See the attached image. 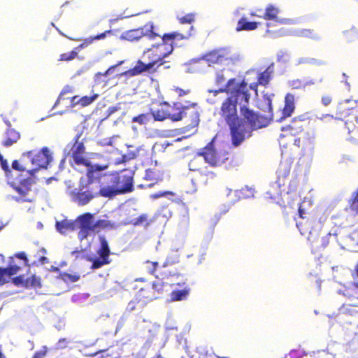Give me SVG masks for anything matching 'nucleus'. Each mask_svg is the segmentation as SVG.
<instances>
[{
  "label": "nucleus",
  "mask_w": 358,
  "mask_h": 358,
  "mask_svg": "<svg viewBox=\"0 0 358 358\" xmlns=\"http://www.w3.org/2000/svg\"><path fill=\"white\" fill-rule=\"evenodd\" d=\"M333 96L330 94H323L321 97V103L324 106H329L333 101Z\"/></svg>",
  "instance_id": "nucleus-51"
},
{
  "label": "nucleus",
  "mask_w": 358,
  "mask_h": 358,
  "mask_svg": "<svg viewBox=\"0 0 358 358\" xmlns=\"http://www.w3.org/2000/svg\"><path fill=\"white\" fill-rule=\"evenodd\" d=\"M159 296L155 294V291L150 286L141 288L136 294V300L148 303L158 299Z\"/></svg>",
  "instance_id": "nucleus-21"
},
{
  "label": "nucleus",
  "mask_w": 358,
  "mask_h": 358,
  "mask_svg": "<svg viewBox=\"0 0 358 358\" xmlns=\"http://www.w3.org/2000/svg\"><path fill=\"white\" fill-rule=\"evenodd\" d=\"M19 138L20 134L14 129L8 128L4 134L2 145L6 147H9L16 143Z\"/></svg>",
  "instance_id": "nucleus-29"
},
{
  "label": "nucleus",
  "mask_w": 358,
  "mask_h": 358,
  "mask_svg": "<svg viewBox=\"0 0 358 358\" xmlns=\"http://www.w3.org/2000/svg\"><path fill=\"white\" fill-rule=\"evenodd\" d=\"M314 136L309 132L305 134L303 136V147L307 148L313 144Z\"/></svg>",
  "instance_id": "nucleus-49"
},
{
  "label": "nucleus",
  "mask_w": 358,
  "mask_h": 358,
  "mask_svg": "<svg viewBox=\"0 0 358 358\" xmlns=\"http://www.w3.org/2000/svg\"><path fill=\"white\" fill-rule=\"evenodd\" d=\"M152 222V220L148 218L147 214H141L138 217L131 219L128 223L133 226L143 225L144 227H148Z\"/></svg>",
  "instance_id": "nucleus-35"
},
{
  "label": "nucleus",
  "mask_w": 358,
  "mask_h": 358,
  "mask_svg": "<svg viewBox=\"0 0 358 358\" xmlns=\"http://www.w3.org/2000/svg\"><path fill=\"white\" fill-rule=\"evenodd\" d=\"M240 112L245 128L250 131L248 138L252 136L254 130L265 127L270 122L268 118L249 108L248 104L244 103L241 106Z\"/></svg>",
  "instance_id": "nucleus-9"
},
{
  "label": "nucleus",
  "mask_w": 358,
  "mask_h": 358,
  "mask_svg": "<svg viewBox=\"0 0 358 358\" xmlns=\"http://www.w3.org/2000/svg\"><path fill=\"white\" fill-rule=\"evenodd\" d=\"M223 71H217L215 76L214 83L218 87L217 90H209L210 93H213L214 96L219 93L231 94V92L236 90H243L248 89V83L245 80L238 82L236 78H233L227 81Z\"/></svg>",
  "instance_id": "nucleus-8"
},
{
  "label": "nucleus",
  "mask_w": 358,
  "mask_h": 358,
  "mask_svg": "<svg viewBox=\"0 0 358 358\" xmlns=\"http://www.w3.org/2000/svg\"><path fill=\"white\" fill-rule=\"evenodd\" d=\"M143 36H147L149 39L154 40L160 36V35L154 31V26L151 22L147 23L137 29L124 31L122 35L123 39L131 42L137 41Z\"/></svg>",
  "instance_id": "nucleus-11"
},
{
  "label": "nucleus",
  "mask_w": 358,
  "mask_h": 358,
  "mask_svg": "<svg viewBox=\"0 0 358 358\" xmlns=\"http://www.w3.org/2000/svg\"><path fill=\"white\" fill-rule=\"evenodd\" d=\"M344 36L348 41H352L358 38V29L355 27H352L349 30L344 32Z\"/></svg>",
  "instance_id": "nucleus-43"
},
{
  "label": "nucleus",
  "mask_w": 358,
  "mask_h": 358,
  "mask_svg": "<svg viewBox=\"0 0 358 358\" xmlns=\"http://www.w3.org/2000/svg\"><path fill=\"white\" fill-rule=\"evenodd\" d=\"M15 257L24 261V265H28V259L26 257V254L24 252H20L15 254Z\"/></svg>",
  "instance_id": "nucleus-57"
},
{
  "label": "nucleus",
  "mask_w": 358,
  "mask_h": 358,
  "mask_svg": "<svg viewBox=\"0 0 358 358\" xmlns=\"http://www.w3.org/2000/svg\"><path fill=\"white\" fill-rule=\"evenodd\" d=\"M319 119L327 125H331L337 121L336 117L331 114H324Z\"/></svg>",
  "instance_id": "nucleus-46"
},
{
  "label": "nucleus",
  "mask_w": 358,
  "mask_h": 358,
  "mask_svg": "<svg viewBox=\"0 0 358 358\" xmlns=\"http://www.w3.org/2000/svg\"><path fill=\"white\" fill-rule=\"evenodd\" d=\"M162 42L152 45L150 48L145 50L143 53V59L150 62L152 66L157 67L164 64V59L172 53L175 41L184 39L183 34L178 32L164 34L162 36Z\"/></svg>",
  "instance_id": "nucleus-3"
},
{
  "label": "nucleus",
  "mask_w": 358,
  "mask_h": 358,
  "mask_svg": "<svg viewBox=\"0 0 358 358\" xmlns=\"http://www.w3.org/2000/svg\"><path fill=\"white\" fill-rule=\"evenodd\" d=\"M228 94L229 96L221 103L219 114L220 118L229 127L232 145L238 147L248 138L250 131L245 128L243 120L238 115V103L248 104L250 94L248 88L238 90Z\"/></svg>",
  "instance_id": "nucleus-1"
},
{
  "label": "nucleus",
  "mask_w": 358,
  "mask_h": 358,
  "mask_svg": "<svg viewBox=\"0 0 358 358\" xmlns=\"http://www.w3.org/2000/svg\"><path fill=\"white\" fill-rule=\"evenodd\" d=\"M75 223L66 220L56 222V228L61 234H66L75 229Z\"/></svg>",
  "instance_id": "nucleus-34"
},
{
  "label": "nucleus",
  "mask_w": 358,
  "mask_h": 358,
  "mask_svg": "<svg viewBox=\"0 0 358 358\" xmlns=\"http://www.w3.org/2000/svg\"><path fill=\"white\" fill-rule=\"evenodd\" d=\"M61 279L65 282H74L80 279V275L62 273L60 274Z\"/></svg>",
  "instance_id": "nucleus-42"
},
{
  "label": "nucleus",
  "mask_w": 358,
  "mask_h": 358,
  "mask_svg": "<svg viewBox=\"0 0 358 358\" xmlns=\"http://www.w3.org/2000/svg\"><path fill=\"white\" fill-rule=\"evenodd\" d=\"M1 166L2 169L5 171V172L8 173L10 171L6 159H4L3 161L1 162Z\"/></svg>",
  "instance_id": "nucleus-59"
},
{
  "label": "nucleus",
  "mask_w": 358,
  "mask_h": 358,
  "mask_svg": "<svg viewBox=\"0 0 358 358\" xmlns=\"http://www.w3.org/2000/svg\"><path fill=\"white\" fill-rule=\"evenodd\" d=\"M82 133L78 132L64 149L65 158H69L71 166H83L87 169H94L95 164H92L86 157V148L83 140H81Z\"/></svg>",
  "instance_id": "nucleus-6"
},
{
  "label": "nucleus",
  "mask_w": 358,
  "mask_h": 358,
  "mask_svg": "<svg viewBox=\"0 0 358 358\" xmlns=\"http://www.w3.org/2000/svg\"><path fill=\"white\" fill-rule=\"evenodd\" d=\"M92 220L93 215L86 213L78 217L79 226L82 228L93 229L94 224Z\"/></svg>",
  "instance_id": "nucleus-33"
},
{
  "label": "nucleus",
  "mask_w": 358,
  "mask_h": 358,
  "mask_svg": "<svg viewBox=\"0 0 358 358\" xmlns=\"http://www.w3.org/2000/svg\"><path fill=\"white\" fill-rule=\"evenodd\" d=\"M284 106L282 109L281 119L290 117L295 110V96L292 93H287L285 96Z\"/></svg>",
  "instance_id": "nucleus-18"
},
{
  "label": "nucleus",
  "mask_w": 358,
  "mask_h": 358,
  "mask_svg": "<svg viewBox=\"0 0 358 358\" xmlns=\"http://www.w3.org/2000/svg\"><path fill=\"white\" fill-rule=\"evenodd\" d=\"M173 195V193L171 192H169V191H165V192H159L158 194H153L152 196V198L154 199H157L160 196H166V195Z\"/></svg>",
  "instance_id": "nucleus-58"
},
{
  "label": "nucleus",
  "mask_w": 358,
  "mask_h": 358,
  "mask_svg": "<svg viewBox=\"0 0 358 358\" xmlns=\"http://www.w3.org/2000/svg\"><path fill=\"white\" fill-rule=\"evenodd\" d=\"M41 287V284L40 278L36 277L35 275L25 279V288H36Z\"/></svg>",
  "instance_id": "nucleus-40"
},
{
  "label": "nucleus",
  "mask_w": 358,
  "mask_h": 358,
  "mask_svg": "<svg viewBox=\"0 0 358 358\" xmlns=\"http://www.w3.org/2000/svg\"><path fill=\"white\" fill-rule=\"evenodd\" d=\"M13 282L17 286L25 287V279L23 275H19L13 278Z\"/></svg>",
  "instance_id": "nucleus-55"
},
{
  "label": "nucleus",
  "mask_w": 358,
  "mask_h": 358,
  "mask_svg": "<svg viewBox=\"0 0 358 358\" xmlns=\"http://www.w3.org/2000/svg\"><path fill=\"white\" fill-rule=\"evenodd\" d=\"M98 97V94H93L91 96H83L80 98L76 95L71 98V103L72 106L79 105L81 107H86L92 104Z\"/></svg>",
  "instance_id": "nucleus-24"
},
{
  "label": "nucleus",
  "mask_w": 358,
  "mask_h": 358,
  "mask_svg": "<svg viewBox=\"0 0 358 358\" xmlns=\"http://www.w3.org/2000/svg\"><path fill=\"white\" fill-rule=\"evenodd\" d=\"M169 280H158L154 281L152 283L151 288L155 291V294H157L159 297L160 294H162L164 292L165 285H169Z\"/></svg>",
  "instance_id": "nucleus-37"
},
{
  "label": "nucleus",
  "mask_w": 358,
  "mask_h": 358,
  "mask_svg": "<svg viewBox=\"0 0 358 358\" xmlns=\"http://www.w3.org/2000/svg\"><path fill=\"white\" fill-rule=\"evenodd\" d=\"M299 216L301 218H306V212L303 208H302V206L300 205L298 209Z\"/></svg>",
  "instance_id": "nucleus-62"
},
{
  "label": "nucleus",
  "mask_w": 358,
  "mask_h": 358,
  "mask_svg": "<svg viewBox=\"0 0 358 358\" xmlns=\"http://www.w3.org/2000/svg\"><path fill=\"white\" fill-rule=\"evenodd\" d=\"M309 117L306 114L300 115L294 117L289 124L282 127V130L287 131L288 134L296 136L301 134L305 125L308 123Z\"/></svg>",
  "instance_id": "nucleus-16"
},
{
  "label": "nucleus",
  "mask_w": 358,
  "mask_h": 358,
  "mask_svg": "<svg viewBox=\"0 0 358 358\" xmlns=\"http://www.w3.org/2000/svg\"><path fill=\"white\" fill-rule=\"evenodd\" d=\"M168 110L172 122L184 120L189 129L197 127L199 124V113L196 103L187 104L180 101L173 102L172 104L168 103Z\"/></svg>",
  "instance_id": "nucleus-5"
},
{
  "label": "nucleus",
  "mask_w": 358,
  "mask_h": 358,
  "mask_svg": "<svg viewBox=\"0 0 358 358\" xmlns=\"http://www.w3.org/2000/svg\"><path fill=\"white\" fill-rule=\"evenodd\" d=\"M289 85L292 89H301L306 87L307 83L300 79H294L289 82Z\"/></svg>",
  "instance_id": "nucleus-47"
},
{
  "label": "nucleus",
  "mask_w": 358,
  "mask_h": 358,
  "mask_svg": "<svg viewBox=\"0 0 358 358\" xmlns=\"http://www.w3.org/2000/svg\"><path fill=\"white\" fill-rule=\"evenodd\" d=\"M150 121V115L148 113H142L137 116L133 117L131 122L138 123L141 125L145 124Z\"/></svg>",
  "instance_id": "nucleus-41"
},
{
  "label": "nucleus",
  "mask_w": 358,
  "mask_h": 358,
  "mask_svg": "<svg viewBox=\"0 0 358 358\" xmlns=\"http://www.w3.org/2000/svg\"><path fill=\"white\" fill-rule=\"evenodd\" d=\"M99 240L100 246L96 251L99 257L88 258V261L92 262L91 268L93 270L99 268L111 262V259H110V250L108 241L104 236H99Z\"/></svg>",
  "instance_id": "nucleus-12"
},
{
  "label": "nucleus",
  "mask_w": 358,
  "mask_h": 358,
  "mask_svg": "<svg viewBox=\"0 0 358 358\" xmlns=\"http://www.w3.org/2000/svg\"><path fill=\"white\" fill-rule=\"evenodd\" d=\"M29 152L31 153V156H27L29 164L35 166V167L31 168V170H29V174L30 176H34L40 169L47 168L52 160V157L47 147L43 148L38 152L34 150H30Z\"/></svg>",
  "instance_id": "nucleus-10"
},
{
  "label": "nucleus",
  "mask_w": 358,
  "mask_h": 358,
  "mask_svg": "<svg viewBox=\"0 0 358 358\" xmlns=\"http://www.w3.org/2000/svg\"><path fill=\"white\" fill-rule=\"evenodd\" d=\"M113 224L108 221L105 220H99L95 223H94V228L93 230H96L97 229H106L112 227Z\"/></svg>",
  "instance_id": "nucleus-44"
},
{
  "label": "nucleus",
  "mask_w": 358,
  "mask_h": 358,
  "mask_svg": "<svg viewBox=\"0 0 358 358\" xmlns=\"http://www.w3.org/2000/svg\"><path fill=\"white\" fill-rule=\"evenodd\" d=\"M197 155L203 157L204 161L212 167L220 166L228 159L227 157L217 152L213 141H211L205 147L200 149Z\"/></svg>",
  "instance_id": "nucleus-13"
},
{
  "label": "nucleus",
  "mask_w": 358,
  "mask_h": 358,
  "mask_svg": "<svg viewBox=\"0 0 358 358\" xmlns=\"http://www.w3.org/2000/svg\"><path fill=\"white\" fill-rule=\"evenodd\" d=\"M143 178L144 180L150 182V183L146 185L147 187H151L161 180L155 169H146Z\"/></svg>",
  "instance_id": "nucleus-32"
},
{
  "label": "nucleus",
  "mask_w": 358,
  "mask_h": 358,
  "mask_svg": "<svg viewBox=\"0 0 358 358\" xmlns=\"http://www.w3.org/2000/svg\"><path fill=\"white\" fill-rule=\"evenodd\" d=\"M8 282V278L6 275V271L3 268L0 267V285H4Z\"/></svg>",
  "instance_id": "nucleus-56"
},
{
  "label": "nucleus",
  "mask_w": 358,
  "mask_h": 358,
  "mask_svg": "<svg viewBox=\"0 0 358 358\" xmlns=\"http://www.w3.org/2000/svg\"><path fill=\"white\" fill-rule=\"evenodd\" d=\"M145 71L155 73L157 71V69L154 68V66H152L150 62H143L141 60H138L136 65L132 69L129 70L128 73L131 76H136Z\"/></svg>",
  "instance_id": "nucleus-23"
},
{
  "label": "nucleus",
  "mask_w": 358,
  "mask_h": 358,
  "mask_svg": "<svg viewBox=\"0 0 358 358\" xmlns=\"http://www.w3.org/2000/svg\"><path fill=\"white\" fill-rule=\"evenodd\" d=\"M136 302L134 301H131L129 303H128V306L127 307V310L129 311V312H131L133 310H134L136 309Z\"/></svg>",
  "instance_id": "nucleus-61"
},
{
  "label": "nucleus",
  "mask_w": 358,
  "mask_h": 358,
  "mask_svg": "<svg viewBox=\"0 0 358 358\" xmlns=\"http://www.w3.org/2000/svg\"><path fill=\"white\" fill-rule=\"evenodd\" d=\"M134 171L124 169L120 174H99V180L103 181L108 198H113L134 191Z\"/></svg>",
  "instance_id": "nucleus-4"
},
{
  "label": "nucleus",
  "mask_w": 358,
  "mask_h": 358,
  "mask_svg": "<svg viewBox=\"0 0 358 358\" xmlns=\"http://www.w3.org/2000/svg\"><path fill=\"white\" fill-rule=\"evenodd\" d=\"M31 152H25L22 153L19 160H14L12 162V168L18 171H27L29 173V170H31L29 167V162L27 156H31Z\"/></svg>",
  "instance_id": "nucleus-22"
},
{
  "label": "nucleus",
  "mask_w": 358,
  "mask_h": 358,
  "mask_svg": "<svg viewBox=\"0 0 358 358\" xmlns=\"http://www.w3.org/2000/svg\"><path fill=\"white\" fill-rule=\"evenodd\" d=\"M351 124H352V122H350L348 120L345 122V126H346L349 133L352 132L355 129V127H352Z\"/></svg>",
  "instance_id": "nucleus-63"
},
{
  "label": "nucleus",
  "mask_w": 358,
  "mask_h": 358,
  "mask_svg": "<svg viewBox=\"0 0 358 358\" xmlns=\"http://www.w3.org/2000/svg\"><path fill=\"white\" fill-rule=\"evenodd\" d=\"M127 159L129 160L134 159L136 157V153L134 152H129L126 154Z\"/></svg>",
  "instance_id": "nucleus-64"
},
{
  "label": "nucleus",
  "mask_w": 358,
  "mask_h": 358,
  "mask_svg": "<svg viewBox=\"0 0 358 358\" xmlns=\"http://www.w3.org/2000/svg\"><path fill=\"white\" fill-rule=\"evenodd\" d=\"M289 175V169H282L280 167L278 171V178L276 182L278 183L279 187L284 186L285 185V180L287 178Z\"/></svg>",
  "instance_id": "nucleus-39"
},
{
  "label": "nucleus",
  "mask_w": 358,
  "mask_h": 358,
  "mask_svg": "<svg viewBox=\"0 0 358 358\" xmlns=\"http://www.w3.org/2000/svg\"><path fill=\"white\" fill-rule=\"evenodd\" d=\"M352 112L357 113L358 108H350L345 103H341L337 106L335 117L337 120H343L345 117L352 114Z\"/></svg>",
  "instance_id": "nucleus-28"
},
{
  "label": "nucleus",
  "mask_w": 358,
  "mask_h": 358,
  "mask_svg": "<svg viewBox=\"0 0 358 358\" xmlns=\"http://www.w3.org/2000/svg\"><path fill=\"white\" fill-rule=\"evenodd\" d=\"M111 34H112V31L111 30H107V31H105L104 32H103L101 34H97V35H96V36H94L93 37H91L90 38H87L85 41H92V43L94 40L103 39V38H106L107 35Z\"/></svg>",
  "instance_id": "nucleus-53"
},
{
  "label": "nucleus",
  "mask_w": 358,
  "mask_h": 358,
  "mask_svg": "<svg viewBox=\"0 0 358 358\" xmlns=\"http://www.w3.org/2000/svg\"><path fill=\"white\" fill-rule=\"evenodd\" d=\"M150 114L155 121L162 122L165 120H170V113L168 110V102H162L155 110H151Z\"/></svg>",
  "instance_id": "nucleus-19"
},
{
  "label": "nucleus",
  "mask_w": 358,
  "mask_h": 358,
  "mask_svg": "<svg viewBox=\"0 0 358 358\" xmlns=\"http://www.w3.org/2000/svg\"><path fill=\"white\" fill-rule=\"evenodd\" d=\"M190 288L188 286H185L180 290H173L170 294L171 301H180L185 300L189 296Z\"/></svg>",
  "instance_id": "nucleus-30"
},
{
  "label": "nucleus",
  "mask_w": 358,
  "mask_h": 358,
  "mask_svg": "<svg viewBox=\"0 0 358 358\" xmlns=\"http://www.w3.org/2000/svg\"><path fill=\"white\" fill-rule=\"evenodd\" d=\"M258 22H248L245 17H241L238 23L236 28L237 31H252L257 28Z\"/></svg>",
  "instance_id": "nucleus-31"
},
{
  "label": "nucleus",
  "mask_w": 358,
  "mask_h": 358,
  "mask_svg": "<svg viewBox=\"0 0 358 358\" xmlns=\"http://www.w3.org/2000/svg\"><path fill=\"white\" fill-rule=\"evenodd\" d=\"M348 205L351 211L358 214V188L352 193L348 201Z\"/></svg>",
  "instance_id": "nucleus-36"
},
{
  "label": "nucleus",
  "mask_w": 358,
  "mask_h": 358,
  "mask_svg": "<svg viewBox=\"0 0 358 358\" xmlns=\"http://www.w3.org/2000/svg\"><path fill=\"white\" fill-rule=\"evenodd\" d=\"M202 59L210 66L227 64L233 62L234 58L228 48H221L207 52L203 55Z\"/></svg>",
  "instance_id": "nucleus-14"
},
{
  "label": "nucleus",
  "mask_w": 358,
  "mask_h": 358,
  "mask_svg": "<svg viewBox=\"0 0 358 358\" xmlns=\"http://www.w3.org/2000/svg\"><path fill=\"white\" fill-rule=\"evenodd\" d=\"M147 272L155 277L159 280H165L168 276H170L169 265L167 262L159 266L158 262L147 260L145 262Z\"/></svg>",
  "instance_id": "nucleus-15"
},
{
  "label": "nucleus",
  "mask_w": 358,
  "mask_h": 358,
  "mask_svg": "<svg viewBox=\"0 0 358 358\" xmlns=\"http://www.w3.org/2000/svg\"><path fill=\"white\" fill-rule=\"evenodd\" d=\"M169 273L170 276L169 275L165 280H169V286H178L182 288L188 286L187 284V279L184 275L173 271L170 267Z\"/></svg>",
  "instance_id": "nucleus-20"
},
{
  "label": "nucleus",
  "mask_w": 358,
  "mask_h": 358,
  "mask_svg": "<svg viewBox=\"0 0 358 358\" xmlns=\"http://www.w3.org/2000/svg\"><path fill=\"white\" fill-rule=\"evenodd\" d=\"M32 180L26 178L20 181L18 185L14 186V189L21 196L20 199L16 198V201L32 202L33 199L27 198V195L31 191Z\"/></svg>",
  "instance_id": "nucleus-17"
},
{
  "label": "nucleus",
  "mask_w": 358,
  "mask_h": 358,
  "mask_svg": "<svg viewBox=\"0 0 358 358\" xmlns=\"http://www.w3.org/2000/svg\"><path fill=\"white\" fill-rule=\"evenodd\" d=\"M94 231V230L93 229H85V228L80 227V231H79L78 234V238L80 241H83V240L87 238V236H89L90 231Z\"/></svg>",
  "instance_id": "nucleus-52"
},
{
  "label": "nucleus",
  "mask_w": 358,
  "mask_h": 358,
  "mask_svg": "<svg viewBox=\"0 0 358 358\" xmlns=\"http://www.w3.org/2000/svg\"><path fill=\"white\" fill-rule=\"evenodd\" d=\"M91 43L92 41H84L83 43L76 47L72 51L61 54L59 60L69 62L74 59L77 57L78 52Z\"/></svg>",
  "instance_id": "nucleus-25"
},
{
  "label": "nucleus",
  "mask_w": 358,
  "mask_h": 358,
  "mask_svg": "<svg viewBox=\"0 0 358 358\" xmlns=\"http://www.w3.org/2000/svg\"><path fill=\"white\" fill-rule=\"evenodd\" d=\"M109 166L108 163L95 164L94 169H87V179L81 178L78 187L71 190L69 196L72 201L78 206H85L94 199L101 196L108 198L103 181L99 180V175L94 176V173L103 171Z\"/></svg>",
  "instance_id": "nucleus-2"
},
{
  "label": "nucleus",
  "mask_w": 358,
  "mask_h": 358,
  "mask_svg": "<svg viewBox=\"0 0 358 358\" xmlns=\"http://www.w3.org/2000/svg\"><path fill=\"white\" fill-rule=\"evenodd\" d=\"M354 271H355V275L358 278V263L355 265ZM352 287H345V289L343 291V294L345 296H347L348 298L355 297L354 292H355V289H358V282H353Z\"/></svg>",
  "instance_id": "nucleus-38"
},
{
  "label": "nucleus",
  "mask_w": 358,
  "mask_h": 358,
  "mask_svg": "<svg viewBox=\"0 0 358 358\" xmlns=\"http://www.w3.org/2000/svg\"><path fill=\"white\" fill-rule=\"evenodd\" d=\"M274 73L273 64L269 65L264 71L259 73L257 77L258 83L262 86H266L272 79Z\"/></svg>",
  "instance_id": "nucleus-26"
},
{
  "label": "nucleus",
  "mask_w": 358,
  "mask_h": 358,
  "mask_svg": "<svg viewBox=\"0 0 358 358\" xmlns=\"http://www.w3.org/2000/svg\"><path fill=\"white\" fill-rule=\"evenodd\" d=\"M6 271L8 278H10L13 275L17 274L20 270V267L17 265H10L6 268H3Z\"/></svg>",
  "instance_id": "nucleus-48"
},
{
  "label": "nucleus",
  "mask_w": 358,
  "mask_h": 358,
  "mask_svg": "<svg viewBox=\"0 0 358 358\" xmlns=\"http://www.w3.org/2000/svg\"><path fill=\"white\" fill-rule=\"evenodd\" d=\"M279 13H280L279 8L275 6L273 4H269L266 6L263 16L258 15V17H261L266 20L278 21V16ZM251 15L252 16H257V15H256L255 13H252Z\"/></svg>",
  "instance_id": "nucleus-27"
},
{
  "label": "nucleus",
  "mask_w": 358,
  "mask_h": 358,
  "mask_svg": "<svg viewBox=\"0 0 358 358\" xmlns=\"http://www.w3.org/2000/svg\"><path fill=\"white\" fill-rule=\"evenodd\" d=\"M48 352L47 346H43L42 348L34 352L31 358H45Z\"/></svg>",
  "instance_id": "nucleus-50"
},
{
  "label": "nucleus",
  "mask_w": 358,
  "mask_h": 358,
  "mask_svg": "<svg viewBox=\"0 0 358 358\" xmlns=\"http://www.w3.org/2000/svg\"><path fill=\"white\" fill-rule=\"evenodd\" d=\"M180 24H191L195 20V15L194 13H187L184 16L177 17Z\"/></svg>",
  "instance_id": "nucleus-45"
},
{
  "label": "nucleus",
  "mask_w": 358,
  "mask_h": 358,
  "mask_svg": "<svg viewBox=\"0 0 358 358\" xmlns=\"http://www.w3.org/2000/svg\"><path fill=\"white\" fill-rule=\"evenodd\" d=\"M118 64H116V65H113V66H111L110 67H109L104 73H97L96 75H95V78H96V80H99L101 79V77H106L107 76L109 73L112 71H113L116 66H117Z\"/></svg>",
  "instance_id": "nucleus-54"
},
{
  "label": "nucleus",
  "mask_w": 358,
  "mask_h": 358,
  "mask_svg": "<svg viewBox=\"0 0 358 358\" xmlns=\"http://www.w3.org/2000/svg\"><path fill=\"white\" fill-rule=\"evenodd\" d=\"M192 173L183 183V191L188 194L195 193L200 186H209L215 183L217 175L207 166L203 169L190 168Z\"/></svg>",
  "instance_id": "nucleus-7"
},
{
  "label": "nucleus",
  "mask_w": 358,
  "mask_h": 358,
  "mask_svg": "<svg viewBox=\"0 0 358 358\" xmlns=\"http://www.w3.org/2000/svg\"><path fill=\"white\" fill-rule=\"evenodd\" d=\"M259 85H261V84H259L258 83V80H257V82L251 83L249 85V87H250V90L255 91V94H257V93H258V86Z\"/></svg>",
  "instance_id": "nucleus-60"
}]
</instances>
